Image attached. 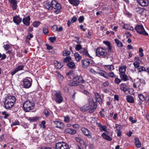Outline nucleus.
<instances>
[{
	"label": "nucleus",
	"mask_w": 149,
	"mask_h": 149,
	"mask_svg": "<svg viewBox=\"0 0 149 149\" xmlns=\"http://www.w3.org/2000/svg\"><path fill=\"white\" fill-rule=\"evenodd\" d=\"M16 100L14 96H9L6 98L4 102L5 107L6 109H10L13 106Z\"/></svg>",
	"instance_id": "1"
},
{
	"label": "nucleus",
	"mask_w": 149,
	"mask_h": 149,
	"mask_svg": "<svg viewBox=\"0 0 149 149\" xmlns=\"http://www.w3.org/2000/svg\"><path fill=\"white\" fill-rule=\"evenodd\" d=\"M107 50L104 47H98L96 50V55L98 57L108 58L109 54Z\"/></svg>",
	"instance_id": "2"
},
{
	"label": "nucleus",
	"mask_w": 149,
	"mask_h": 149,
	"mask_svg": "<svg viewBox=\"0 0 149 149\" xmlns=\"http://www.w3.org/2000/svg\"><path fill=\"white\" fill-rule=\"evenodd\" d=\"M34 106V104L33 102L29 100L26 101L24 103L23 108L26 112H28L33 109Z\"/></svg>",
	"instance_id": "3"
},
{
	"label": "nucleus",
	"mask_w": 149,
	"mask_h": 149,
	"mask_svg": "<svg viewBox=\"0 0 149 149\" xmlns=\"http://www.w3.org/2000/svg\"><path fill=\"white\" fill-rule=\"evenodd\" d=\"M58 2L55 0H52L51 1L48 2L45 5L46 8L49 10H52L53 8L54 9L56 7V5Z\"/></svg>",
	"instance_id": "4"
},
{
	"label": "nucleus",
	"mask_w": 149,
	"mask_h": 149,
	"mask_svg": "<svg viewBox=\"0 0 149 149\" xmlns=\"http://www.w3.org/2000/svg\"><path fill=\"white\" fill-rule=\"evenodd\" d=\"M137 32L141 35L145 36L148 35V33L145 31L143 26L142 25H137L135 28Z\"/></svg>",
	"instance_id": "5"
},
{
	"label": "nucleus",
	"mask_w": 149,
	"mask_h": 149,
	"mask_svg": "<svg viewBox=\"0 0 149 149\" xmlns=\"http://www.w3.org/2000/svg\"><path fill=\"white\" fill-rule=\"evenodd\" d=\"M56 149H69L68 144L63 142L56 143Z\"/></svg>",
	"instance_id": "6"
},
{
	"label": "nucleus",
	"mask_w": 149,
	"mask_h": 149,
	"mask_svg": "<svg viewBox=\"0 0 149 149\" xmlns=\"http://www.w3.org/2000/svg\"><path fill=\"white\" fill-rule=\"evenodd\" d=\"M55 96V100L56 103L60 104L63 102V98L60 92L56 93Z\"/></svg>",
	"instance_id": "7"
},
{
	"label": "nucleus",
	"mask_w": 149,
	"mask_h": 149,
	"mask_svg": "<svg viewBox=\"0 0 149 149\" xmlns=\"http://www.w3.org/2000/svg\"><path fill=\"white\" fill-rule=\"evenodd\" d=\"M133 84V86L134 88H138L139 90H141L143 89V86L141 85L139 79L137 78L136 79L134 80Z\"/></svg>",
	"instance_id": "8"
},
{
	"label": "nucleus",
	"mask_w": 149,
	"mask_h": 149,
	"mask_svg": "<svg viewBox=\"0 0 149 149\" xmlns=\"http://www.w3.org/2000/svg\"><path fill=\"white\" fill-rule=\"evenodd\" d=\"M23 82L24 87L26 88H30L32 84V81L27 79H24L23 81Z\"/></svg>",
	"instance_id": "9"
},
{
	"label": "nucleus",
	"mask_w": 149,
	"mask_h": 149,
	"mask_svg": "<svg viewBox=\"0 0 149 149\" xmlns=\"http://www.w3.org/2000/svg\"><path fill=\"white\" fill-rule=\"evenodd\" d=\"M92 102L91 101H90V100H89L88 104L81 107L80 108V109L82 111H86L90 109L92 106Z\"/></svg>",
	"instance_id": "10"
},
{
	"label": "nucleus",
	"mask_w": 149,
	"mask_h": 149,
	"mask_svg": "<svg viewBox=\"0 0 149 149\" xmlns=\"http://www.w3.org/2000/svg\"><path fill=\"white\" fill-rule=\"evenodd\" d=\"M81 131L83 134L86 136L88 138L91 139L92 138L91 133L88 129L85 128H82Z\"/></svg>",
	"instance_id": "11"
},
{
	"label": "nucleus",
	"mask_w": 149,
	"mask_h": 149,
	"mask_svg": "<svg viewBox=\"0 0 149 149\" xmlns=\"http://www.w3.org/2000/svg\"><path fill=\"white\" fill-rule=\"evenodd\" d=\"M96 125L99 128V130L100 131H104L106 132H108L106 129V126L105 125H103L100 122H96Z\"/></svg>",
	"instance_id": "12"
},
{
	"label": "nucleus",
	"mask_w": 149,
	"mask_h": 149,
	"mask_svg": "<svg viewBox=\"0 0 149 149\" xmlns=\"http://www.w3.org/2000/svg\"><path fill=\"white\" fill-rule=\"evenodd\" d=\"M138 3L143 7L147 6L149 4L148 0H136Z\"/></svg>",
	"instance_id": "13"
},
{
	"label": "nucleus",
	"mask_w": 149,
	"mask_h": 149,
	"mask_svg": "<svg viewBox=\"0 0 149 149\" xmlns=\"http://www.w3.org/2000/svg\"><path fill=\"white\" fill-rule=\"evenodd\" d=\"M56 127L60 129H63L64 128V125L63 123L60 121L56 120L54 121Z\"/></svg>",
	"instance_id": "14"
},
{
	"label": "nucleus",
	"mask_w": 149,
	"mask_h": 149,
	"mask_svg": "<svg viewBox=\"0 0 149 149\" xmlns=\"http://www.w3.org/2000/svg\"><path fill=\"white\" fill-rule=\"evenodd\" d=\"M8 2L10 3V6L13 10L17 9V0H8Z\"/></svg>",
	"instance_id": "15"
},
{
	"label": "nucleus",
	"mask_w": 149,
	"mask_h": 149,
	"mask_svg": "<svg viewBox=\"0 0 149 149\" xmlns=\"http://www.w3.org/2000/svg\"><path fill=\"white\" fill-rule=\"evenodd\" d=\"M81 63L82 67L84 68H87L89 65V59H88L82 60Z\"/></svg>",
	"instance_id": "16"
},
{
	"label": "nucleus",
	"mask_w": 149,
	"mask_h": 149,
	"mask_svg": "<svg viewBox=\"0 0 149 149\" xmlns=\"http://www.w3.org/2000/svg\"><path fill=\"white\" fill-rule=\"evenodd\" d=\"M30 18L29 16H27L24 18L22 20L24 24L27 26H28L30 25Z\"/></svg>",
	"instance_id": "17"
},
{
	"label": "nucleus",
	"mask_w": 149,
	"mask_h": 149,
	"mask_svg": "<svg viewBox=\"0 0 149 149\" xmlns=\"http://www.w3.org/2000/svg\"><path fill=\"white\" fill-rule=\"evenodd\" d=\"M22 20L19 16L16 15L13 17V21L17 24H19L22 22Z\"/></svg>",
	"instance_id": "18"
},
{
	"label": "nucleus",
	"mask_w": 149,
	"mask_h": 149,
	"mask_svg": "<svg viewBox=\"0 0 149 149\" xmlns=\"http://www.w3.org/2000/svg\"><path fill=\"white\" fill-rule=\"evenodd\" d=\"M64 131V132L65 133H68L72 135L74 134L77 132L76 130L70 128L66 129H65Z\"/></svg>",
	"instance_id": "19"
},
{
	"label": "nucleus",
	"mask_w": 149,
	"mask_h": 149,
	"mask_svg": "<svg viewBox=\"0 0 149 149\" xmlns=\"http://www.w3.org/2000/svg\"><path fill=\"white\" fill-rule=\"evenodd\" d=\"M40 118V117H28L27 119L30 123H33L39 120Z\"/></svg>",
	"instance_id": "20"
},
{
	"label": "nucleus",
	"mask_w": 149,
	"mask_h": 149,
	"mask_svg": "<svg viewBox=\"0 0 149 149\" xmlns=\"http://www.w3.org/2000/svg\"><path fill=\"white\" fill-rule=\"evenodd\" d=\"M120 89L124 92L127 91L128 90L127 86L125 83L121 84L120 85Z\"/></svg>",
	"instance_id": "21"
},
{
	"label": "nucleus",
	"mask_w": 149,
	"mask_h": 149,
	"mask_svg": "<svg viewBox=\"0 0 149 149\" xmlns=\"http://www.w3.org/2000/svg\"><path fill=\"white\" fill-rule=\"evenodd\" d=\"M103 43L104 44L106 45L107 47L108 51H107L108 52H112V47L111 46V43L107 41H104Z\"/></svg>",
	"instance_id": "22"
},
{
	"label": "nucleus",
	"mask_w": 149,
	"mask_h": 149,
	"mask_svg": "<svg viewBox=\"0 0 149 149\" xmlns=\"http://www.w3.org/2000/svg\"><path fill=\"white\" fill-rule=\"evenodd\" d=\"M97 70L100 71L99 72H97V74H100L101 76L103 77L106 79L107 78H108V77L107 75V73L106 72L103 70H100L99 69H97Z\"/></svg>",
	"instance_id": "23"
},
{
	"label": "nucleus",
	"mask_w": 149,
	"mask_h": 149,
	"mask_svg": "<svg viewBox=\"0 0 149 149\" xmlns=\"http://www.w3.org/2000/svg\"><path fill=\"white\" fill-rule=\"evenodd\" d=\"M121 80L124 81H126L129 80L128 76L126 75L125 73L119 74Z\"/></svg>",
	"instance_id": "24"
},
{
	"label": "nucleus",
	"mask_w": 149,
	"mask_h": 149,
	"mask_svg": "<svg viewBox=\"0 0 149 149\" xmlns=\"http://www.w3.org/2000/svg\"><path fill=\"white\" fill-rule=\"evenodd\" d=\"M126 99L127 101L129 103H133L134 102V98L131 95H128L126 96Z\"/></svg>",
	"instance_id": "25"
},
{
	"label": "nucleus",
	"mask_w": 149,
	"mask_h": 149,
	"mask_svg": "<svg viewBox=\"0 0 149 149\" xmlns=\"http://www.w3.org/2000/svg\"><path fill=\"white\" fill-rule=\"evenodd\" d=\"M104 67L105 70L107 71H111L114 69V66L112 65H105Z\"/></svg>",
	"instance_id": "26"
},
{
	"label": "nucleus",
	"mask_w": 149,
	"mask_h": 149,
	"mask_svg": "<svg viewBox=\"0 0 149 149\" xmlns=\"http://www.w3.org/2000/svg\"><path fill=\"white\" fill-rule=\"evenodd\" d=\"M102 136L105 139L109 141L112 140V138L109 136L105 132H103L102 134Z\"/></svg>",
	"instance_id": "27"
},
{
	"label": "nucleus",
	"mask_w": 149,
	"mask_h": 149,
	"mask_svg": "<svg viewBox=\"0 0 149 149\" xmlns=\"http://www.w3.org/2000/svg\"><path fill=\"white\" fill-rule=\"evenodd\" d=\"M136 147L140 148L141 146V143L138 138H135L134 139Z\"/></svg>",
	"instance_id": "28"
},
{
	"label": "nucleus",
	"mask_w": 149,
	"mask_h": 149,
	"mask_svg": "<svg viewBox=\"0 0 149 149\" xmlns=\"http://www.w3.org/2000/svg\"><path fill=\"white\" fill-rule=\"evenodd\" d=\"M126 68L125 66H122L120 67L119 68V74L125 73Z\"/></svg>",
	"instance_id": "29"
},
{
	"label": "nucleus",
	"mask_w": 149,
	"mask_h": 149,
	"mask_svg": "<svg viewBox=\"0 0 149 149\" xmlns=\"http://www.w3.org/2000/svg\"><path fill=\"white\" fill-rule=\"evenodd\" d=\"M70 3L75 6H78L79 4V0H68Z\"/></svg>",
	"instance_id": "30"
},
{
	"label": "nucleus",
	"mask_w": 149,
	"mask_h": 149,
	"mask_svg": "<svg viewBox=\"0 0 149 149\" xmlns=\"http://www.w3.org/2000/svg\"><path fill=\"white\" fill-rule=\"evenodd\" d=\"M74 56L77 62L79 61L82 58L81 56L77 53H75Z\"/></svg>",
	"instance_id": "31"
},
{
	"label": "nucleus",
	"mask_w": 149,
	"mask_h": 149,
	"mask_svg": "<svg viewBox=\"0 0 149 149\" xmlns=\"http://www.w3.org/2000/svg\"><path fill=\"white\" fill-rule=\"evenodd\" d=\"M67 65L70 68H76V65L74 62L70 61L67 64Z\"/></svg>",
	"instance_id": "32"
},
{
	"label": "nucleus",
	"mask_w": 149,
	"mask_h": 149,
	"mask_svg": "<svg viewBox=\"0 0 149 149\" xmlns=\"http://www.w3.org/2000/svg\"><path fill=\"white\" fill-rule=\"evenodd\" d=\"M76 78L79 81V83H81L82 84H85L86 83L81 76H77L76 77Z\"/></svg>",
	"instance_id": "33"
},
{
	"label": "nucleus",
	"mask_w": 149,
	"mask_h": 149,
	"mask_svg": "<svg viewBox=\"0 0 149 149\" xmlns=\"http://www.w3.org/2000/svg\"><path fill=\"white\" fill-rule=\"evenodd\" d=\"M114 40L118 47H120L123 46V45L120 41L117 39H115Z\"/></svg>",
	"instance_id": "34"
},
{
	"label": "nucleus",
	"mask_w": 149,
	"mask_h": 149,
	"mask_svg": "<svg viewBox=\"0 0 149 149\" xmlns=\"http://www.w3.org/2000/svg\"><path fill=\"white\" fill-rule=\"evenodd\" d=\"M80 52L83 54L84 55H85L86 56H88L90 58H91L90 55H89L87 51L84 48H83L81 50Z\"/></svg>",
	"instance_id": "35"
},
{
	"label": "nucleus",
	"mask_w": 149,
	"mask_h": 149,
	"mask_svg": "<svg viewBox=\"0 0 149 149\" xmlns=\"http://www.w3.org/2000/svg\"><path fill=\"white\" fill-rule=\"evenodd\" d=\"M107 75L108 77V78H107V79H110V77L113 78L116 77V75L113 72H109L108 74L107 73Z\"/></svg>",
	"instance_id": "36"
},
{
	"label": "nucleus",
	"mask_w": 149,
	"mask_h": 149,
	"mask_svg": "<svg viewBox=\"0 0 149 149\" xmlns=\"http://www.w3.org/2000/svg\"><path fill=\"white\" fill-rule=\"evenodd\" d=\"M71 58L70 56H67L64 58L63 61L65 63H69L71 61Z\"/></svg>",
	"instance_id": "37"
},
{
	"label": "nucleus",
	"mask_w": 149,
	"mask_h": 149,
	"mask_svg": "<svg viewBox=\"0 0 149 149\" xmlns=\"http://www.w3.org/2000/svg\"><path fill=\"white\" fill-rule=\"evenodd\" d=\"M70 54V52L68 50H65L63 52V55L64 56L69 55Z\"/></svg>",
	"instance_id": "38"
},
{
	"label": "nucleus",
	"mask_w": 149,
	"mask_h": 149,
	"mask_svg": "<svg viewBox=\"0 0 149 149\" xmlns=\"http://www.w3.org/2000/svg\"><path fill=\"white\" fill-rule=\"evenodd\" d=\"M55 65H56L57 68L58 69L61 68L63 66V64L61 63H59L57 61H56L55 63Z\"/></svg>",
	"instance_id": "39"
},
{
	"label": "nucleus",
	"mask_w": 149,
	"mask_h": 149,
	"mask_svg": "<svg viewBox=\"0 0 149 149\" xmlns=\"http://www.w3.org/2000/svg\"><path fill=\"white\" fill-rule=\"evenodd\" d=\"M33 36V35L32 34L29 33L26 37V40L27 41H29Z\"/></svg>",
	"instance_id": "40"
},
{
	"label": "nucleus",
	"mask_w": 149,
	"mask_h": 149,
	"mask_svg": "<svg viewBox=\"0 0 149 149\" xmlns=\"http://www.w3.org/2000/svg\"><path fill=\"white\" fill-rule=\"evenodd\" d=\"M138 72H141L143 71L146 72V68L143 66H139L138 68Z\"/></svg>",
	"instance_id": "41"
},
{
	"label": "nucleus",
	"mask_w": 149,
	"mask_h": 149,
	"mask_svg": "<svg viewBox=\"0 0 149 149\" xmlns=\"http://www.w3.org/2000/svg\"><path fill=\"white\" fill-rule=\"evenodd\" d=\"M40 24V22L39 21H36L34 22L33 23V26L35 27H38Z\"/></svg>",
	"instance_id": "42"
},
{
	"label": "nucleus",
	"mask_w": 149,
	"mask_h": 149,
	"mask_svg": "<svg viewBox=\"0 0 149 149\" xmlns=\"http://www.w3.org/2000/svg\"><path fill=\"white\" fill-rule=\"evenodd\" d=\"M46 121L45 120H43L41 122V123L40 124V127H42L44 128H46V126L45 125Z\"/></svg>",
	"instance_id": "43"
},
{
	"label": "nucleus",
	"mask_w": 149,
	"mask_h": 149,
	"mask_svg": "<svg viewBox=\"0 0 149 149\" xmlns=\"http://www.w3.org/2000/svg\"><path fill=\"white\" fill-rule=\"evenodd\" d=\"M121 79H120L118 78H116L114 80L115 83L117 84H119L121 81Z\"/></svg>",
	"instance_id": "44"
},
{
	"label": "nucleus",
	"mask_w": 149,
	"mask_h": 149,
	"mask_svg": "<svg viewBox=\"0 0 149 149\" xmlns=\"http://www.w3.org/2000/svg\"><path fill=\"white\" fill-rule=\"evenodd\" d=\"M24 66L23 65H20L18 66L16 68L17 71L22 70L23 69Z\"/></svg>",
	"instance_id": "45"
},
{
	"label": "nucleus",
	"mask_w": 149,
	"mask_h": 149,
	"mask_svg": "<svg viewBox=\"0 0 149 149\" xmlns=\"http://www.w3.org/2000/svg\"><path fill=\"white\" fill-rule=\"evenodd\" d=\"M89 72L93 74H97V71L94 70L92 68L90 69L89 70Z\"/></svg>",
	"instance_id": "46"
},
{
	"label": "nucleus",
	"mask_w": 149,
	"mask_h": 149,
	"mask_svg": "<svg viewBox=\"0 0 149 149\" xmlns=\"http://www.w3.org/2000/svg\"><path fill=\"white\" fill-rule=\"evenodd\" d=\"M133 65L135 68H138L140 66V63L139 62L136 61L134 62Z\"/></svg>",
	"instance_id": "47"
},
{
	"label": "nucleus",
	"mask_w": 149,
	"mask_h": 149,
	"mask_svg": "<svg viewBox=\"0 0 149 149\" xmlns=\"http://www.w3.org/2000/svg\"><path fill=\"white\" fill-rule=\"evenodd\" d=\"M43 32L45 35H48L49 33V31L48 29L46 27H44L43 29Z\"/></svg>",
	"instance_id": "48"
},
{
	"label": "nucleus",
	"mask_w": 149,
	"mask_h": 149,
	"mask_svg": "<svg viewBox=\"0 0 149 149\" xmlns=\"http://www.w3.org/2000/svg\"><path fill=\"white\" fill-rule=\"evenodd\" d=\"M49 39L51 42L53 43L56 40V38L55 36L53 37H50L49 38Z\"/></svg>",
	"instance_id": "49"
},
{
	"label": "nucleus",
	"mask_w": 149,
	"mask_h": 149,
	"mask_svg": "<svg viewBox=\"0 0 149 149\" xmlns=\"http://www.w3.org/2000/svg\"><path fill=\"white\" fill-rule=\"evenodd\" d=\"M3 47L5 50L7 51L10 48V45L8 44H6L5 45L3 46Z\"/></svg>",
	"instance_id": "50"
},
{
	"label": "nucleus",
	"mask_w": 149,
	"mask_h": 149,
	"mask_svg": "<svg viewBox=\"0 0 149 149\" xmlns=\"http://www.w3.org/2000/svg\"><path fill=\"white\" fill-rule=\"evenodd\" d=\"M139 97L140 100L142 101L145 100V98L144 96L142 94H139Z\"/></svg>",
	"instance_id": "51"
},
{
	"label": "nucleus",
	"mask_w": 149,
	"mask_h": 149,
	"mask_svg": "<svg viewBox=\"0 0 149 149\" xmlns=\"http://www.w3.org/2000/svg\"><path fill=\"white\" fill-rule=\"evenodd\" d=\"M20 123L17 120H15L14 122H13L11 124V126L12 127L13 126L16 125H19Z\"/></svg>",
	"instance_id": "52"
},
{
	"label": "nucleus",
	"mask_w": 149,
	"mask_h": 149,
	"mask_svg": "<svg viewBox=\"0 0 149 149\" xmlns=\"http://www.w3.org/2000/svg\"><path fill=\"white\" fill-rule=\"evenodd\" d=\"M82 49L81 45L80 44H78L76 45L75 49L77 51H79L80 50H81V49Z\"/></svg>",
	"instance_id": "53"
},
{
	"label": "nucleus",
	"mask_w": 149,
	"mask_h": 149,
	"mask_svg": "<svg viewBox=\"0 0 149 149\" xmlns=\"http://www.w3.org/2000/svg\"><path fill=\"white\" fill-rule=\"evenodd\" d=\"M79 81L77 80L76 81H73L72 83V85L73 86H76L79 85Z\"/></svg>",
	"instance_id": "54"
},
{
	"label": "nucleus",
	"mask_w": 149,
	"mask_h": 149,
	"mask_svg": "<svg viewBox=\"0 0 149 149\" xmlns=\"http://www.w3.org/2000/svg\"><path fill=\"white\" fill-rule=\"evenodd\" d=\"M84 17L83 16H80L78 19L79 21V23H82L84 19Z\"/></svg>",
	"instance_id": "55"
},
{
	"label": "nucleus",
	"mask_w": 149,
	"mask_h": 149,
	"mask_svg": "<svg viewBox=\"0 0 149 149\" xmlns=\"http://www.w3.org/2000/svg\"><path fill=\"white\" fill-rule=\"evenodd\" d=\"M109 82L108 81H106L103 83L102 85V88L108 86Z\"/></svg>",
	"instance_id": "56"
},
{
	"label": "nucleus",
	"mask_w": 149,
	"mask_h": 149,
	"mask_svg": "<svg viewBox=\"0 0 149 149\" xmlns=\"http://www.w3.org/2000/svg\"><path fill=\"white\" fill-rule=\"evenodd\" d=\"M44 113L46 117L49 116L50 115V113L46 110L44 111Z\"/></svg>",
	"instance_id": "57"
},
{
	"label": "nucleus",
	"mask_w": 149,
	"mask_h": 149,
	"mask_svg": "<svg viewBox=\"0 0 149 149\" xmlns=\"http://www.w3.org/2000/svg\"><path fill=\"white\" fill-rule=\"evenodd\" d=\"M94 93L96 97V101L97 99L101 97L100 95L98 93L96 92H94Z\"/></svg>",
	"instance_id": "58"
},
{
	"label": "nucleus",
	"mask_w": 149,
	"mask_h": 149,
	"mask_svg": "<svg viewBox=\"0 0 149 149\" xmlns=\"http://www.w3.org/2000/svg\"><path fill=\"white\" fill-rule=\"evenodd\" d=\"M97 106L96 105H94L93 108L89 110V112L90 113H93L95 110V109L96 107Z\"/></svg>",
	"instance_id": "59"
},
{
	"label": "nucleus",
	"mask_w": 149,
	"mask_h": 149,
	"mask_svg": "<svg viewBox=\"0 0 149 149\" xmlns=\"http://www.w3.org/2000/svg\"><path fill=\"white\" fill-rule=\"evenodd\" d=\"M46 46L47 47V49L48 50H52L53 49V47L52 46L49 45L48 44H46Z\"/></svg>",
	"instance_id": "60"
},
{
	"label": "nucleus",
	"mask_w": 149,
	"mask_h": 149,
	"mask_svg": "<svg viewBox=\"0 0 149 149\" xmlns=\"http://www.w3.org/2000/svg\"><path fill=\"white\" fill-rule=\"evenodd\" d=\"M72 72H70L67 73L66 74L67 77L69 79H71V76L72 75Z\"/></svg>",
	"instance_id": "61"
},
{
	"label": "nucleus",
	"mask_w": 149,
	"mask_h": 149,
	"mask_svg": "<svg viewBox=\"0 0 149 149\" xmlns=\"http://www.w3.org/2000/svg\"><path fill=\"white\" fill-rule=\"evenodd\" d=\"M6 113V111H4L2 112V114L4 115V118H7L9 115L8 114Z\"/></svg>",
	"instance_id": "62"
},
{
	"label": "nucleus",
	"mask_w": 149,
	"mask_h": 149,
	"mask_svg": "<svg viewBox=\"0 0 149 149\" xmlns=\"http://www.w3.org/2000/svg\"><path fill=\"white\" fill-rule=\"evenodd\" d=\"M64 121L66 123H68L70 121V118L69 116L64 117Z\"/></svg>",
	"instance_id": "63"
},
{
	"label": "nucleus",
	"mask_w": 149,
	"mask_h": 149,
	"mask_svg": "<svg viewBox=\"0 0 149 149\" xmlns=\"http://www.w3.org/2000/svg\"><path fill=\"white\" fill-rule=\"evenodd\" d=\"M61 5L59 3H58L57 5H56V7L54 9H61Z\"/></svg>",
	"instance_id": "64"
}]
</instances>
